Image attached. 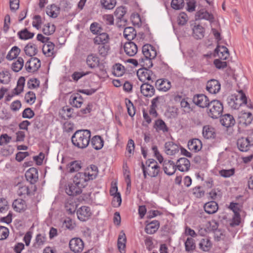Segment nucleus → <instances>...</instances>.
I'll use <instances>...</instances> for the list:
<instances>
[{"instance_id": "14", "label": "nucleus", "mask_w": 253, "mask_h": 253, "mask_svg": "<svg viewBox=\"0 0 253 253\" xmlns=\"http://www.w3.org/2000/svg\"><path fill=\"white\" fill-rule=\"evenodd\" d=\"M82 188L79 185L73 182L68 184L66 188V192L70 196H76L82 192Z\"/></svg>"}, {"instance_id": "7", "label": "nucleus", "mask_w": 253, "mask_h": 253, "mask_svg": "<svg viewBox=\"0 0 253 253\" xmlns=\"http://www.w3.org/2000/svg\"><path fill=\"white\" fill-rule=\"evenodd\" d=\"M41 61L37 57H31L25 64V69L28 72H35L41 67Z\"/></svg>"}, {"instance_id": "24", "label": "nucleus", "mask_w": 253, "mask_h": 253, "mask_svg": "<svg viewBox=\"0 0 253 253\" xmlns=\"http://www.w3.org/2000/svg\"><path fill=\"white\" fill-rule=\"evenodd\" d=\"M126 238L124 232L122 231L118 239L117 246L121 253H126Z\"/></svg>"}, {"instance_id": "46", "label": "nucleus", "mask_w": 253, "mask_h": 253, "mask_svg": "<svg viewBox=\"0 0 253 253\" xmlns=\"http://www.w3.org/2000/svg\"><path fill=\"white\" fill-rule=\"evenodd\" d=\"M253 115L251 112H244L240 116V122L246 125L250 124L253 120Z\"/></svg>"}, {"instance_id": "5", "label": "nucleus", "mask_w": 253, "mask_h": 253, "mask_svg": "<svg viewBox=\"0 0 253 253\" xmlns=\"http://www.w3.org/2000/svg\"><path fill=\"white\" fill-rule=\"evenodd\" d=\"M69 248L71 251L75 253L82 252L84 248V243L80 238H73L69 242Z\"/></svg>"}, {"instance_id": "3", "label": "nucleus", "mask_w": 253, "mask_h": 253, "mask_svg": "<svg viewBox=\"0 0 253 253\" xmlns=\"http://www.w3.org/2000/svg\"><path fill=\"white\" fill-rule=\"evenodd\" d=\"M223 111V104L219 100L216 99L210 101L206 109L208 116L213 119H218L220 117Z\"/></svg>"}, {"instance_id": "32", "label": "nucleus", "mask_w": 253, "mask_h": 253, "mask_svg": "<svg viewBox=\"0 0 253 253\" xmlns=\"http://www.w3.org/2000/svg\"><path fill=\"white\" fill-rule=\"evenodd\" d=\"M205 211L208 214H213L218 210V205L214 201H210L206 203L204 207Z\"/></svg>"}, {"instance_id": "11", "label": "nucleus", "mask_w": 253, "mask_h": 253, "mask_svg": "<svg viewBox=\"0 0 253 253\" xmlns=\"http://www.w3.org/2000/svg\"><path fill=\"white\" fill-rule=\"evenodd\" d=\"M206 89L211 94H216L220 89L219 82L215 79H211L207 82Z\"/></svg>"}, {"instance_id": "18", "label": "nucleus", "mask_w": 253, "mask_h": 253, "mask_svg": "<svg viewBox=\"0 0 253 253\" xmlns=\"http://www.w3.org/2000/svg\"><path fill=\"white\" fill-rule=\"evenodd\" d=\"M156 87L160 91H167L171 87V83L168 80L159 79L155 83Z\"/></svg>"}, {"instance_id": "58", "label": "nucleus", "mask_w": 253, "mask_h": 253, "mask_svg": "<svg viewBox=\"0 0 253 253\" xmlns=\"http://www.w3.org/2000/svg\"><path fill=\"white\" fill-rule=\"evenodd\" d=\"M90 30L93 34L97 35L102 32L103 29L98 23L94 22L91 24Z\"/></svg>"}, {"instance_id": "64", "label": "nucleus", "mask_w": 253, "mask_h": 253, "mask_svg": "<svg viewBox=\"0 0 253 253\" xmlns=\"http://www.w3.org/2000/svg\"><path fill=\"white\" fill-rule=\"evenodd\" d=\"M89 72H75L72 75V78L74 81L77 82L81 78L89 74Z\"/></svg>"}, {"instance_id": "56", "label": "nucleus", "mask_w": 253, "mask_h": 253, "mask_svg": "<svg viewBox=\"0 0 253 253\" xmlns=\"http://www.w3.org/2000/svg\"><path fill=\"white\" fill-rule=\"evenodd\" d=\"M65 208L68 213L72 214L76 210V204L71 201H68L65 203Z\"/></svg>"}, {"instance_id": "23", "label": "nucleus", "mask_w": 253, "mask_h": 253, "mask_svg": "<svg viewBox=\"0 0 253 253\" xmlns=\"http://www.w3.org/2000/svg\"><path fill=\"white\" fill-rule=\"evenodd\" d=\"M73 180L74 182L84 188L86 185V182L89 180L87 179L84 172H78L74 176Z\"/></svg>"}, {"instance_id": "41", "label": "nucleus", "mask_w": 253, "mask_h": 253, "mask_svg": "<svg viewBox=\"0 0 253 253\" xmlns=\"http://www.w3.org/2000/svg\"><path fill=\"white\" fill-rule=\"evenodd\" d=\"M59 7L55 4H51L46 8V14L52 18H56L59 13Z\"/></svg>"}, {"instance_id": "44", "label": "nucleus", "mask_w": 253, "mask_h": 253, "mask_svg": "<svg viewBox=\"0 0 253 253\" xmlns=\"http://www.w3.org/2000/svg\"><path fill=\"white\" fill-rule=\"evenodd\" d=\"M154 58L141 57L139 58V64L142 68L149 69L152 67V59Z\"/></svg>"}, {"instance_id": "45", "label": "nucleus", "mask_w": 253, "mask_h": 253, "mask_svg": "<svg viewBox=\"0 0 253 253\" xmlns=\"http://www.w3.org/2000/svg\"><path fill=\"white\" fill-rule=\"evenodd\" d=\"M82 168L81 163L78 161L70 162L67 165V169L70 172H74L79 171Z\"/></svg>"}, {"instance_id": "30", "label": "nucleus", "mask_w": 253, "mask_h": 253, "mask_svg": "<svg viewBox=\"0 0 253 253\" xmlns=\"http://www.w3.org/2000/svg\"><path fill=\"white\" fill-rule=\"evenodd\" d=\"M55 45L51 42H46L42 47V52L46 56L51 57L53 55Z\"/></svg>"}, {"instance_id": "21", "label": "nucleus", "mask_w": 253, "mask_h": 253, "mask_svg": "<svg viewBox=\"0 0 253 253\" xmlns=\"http://www.w3.org/2000/svg\"><path fill=\"white\" fill-rule=\"evenodd\" d=\"M165 151L167 155H173L179 151V146L172 141L166 142Z\"/></svg>"}, {"instance_id": "57", "label": "nucleus", "mask_w": 253, "mask_h": 253, "mask_svg": "<svg viewBox=\"0 0 253 253\" xmlns=\"http://www.w3.org/2000/svg\"><path fill=\"white\" fill-rule=\"evenodd\" d=\"M239 95H240V99L243 103L246 104L248 108L253 109V105L251 100L248 101L247 98L242 90L239 91Z\"/></svg>"}, {"instance_id": "53", "label": "nucleus", "mask_w": 253, "mask_h": 253, "mask_svg": "<svg viewBox=\"0 0 253 253\" xmlns=\"http://www.w3.org/2000/svg\"><path fill=\"white\" fill-rule=\"evenodd\" d=\"M55 31L54 25H50V23L45 24L42 28V32L45 35H50L54 33Z\"/></svg>"}, {"instance_id": "59", "label": "nucleus", "mask_w": 253, "mask_h": 253, "mask_svg": "<svg viewBox=\"0 0 253 253\" xmlns=\"http://www.w3.org/2000/svg\"><path fill=\"white\" fill-rule=\"evenodd\" d=\"M184 5L183 0H172L171 2V7L174 9H181Z\"/></svg>"}, {"instance_id": "12", "label": "nucleus", "mask_w": 253, "mask_h": 253, "mask_svg": "<svg viewBox=\"0 0 253 253\" xmlns=\"http://www.w3.org/2000/svg\"><path fill=\"white\" fill-rule=\"evenodd\" d=\"M124 49L126 54L129 56H134L138 51L137 45L131 41L126 42L124 45Z\"/></svg>"}, {"instance_id": "54", "label": "nucleus", "mask_w": 253, "mask_h": 253, "mask_svg": "<svg viewBox=\"0 0 253 253\" xmlns=\"http://www.w3.org/2000/svg\"><path fill=\"white\" fill-rule=\"evenodd\" d=\"M126 104L128 115L133 117L135 114V108L132 102L128 99H126Z\"/></svg>"}, {"instance_id": "62", "label": "nucleus", "mask_w": 253, "mask_h": 253, "mask_svg": "<svg viewBox=\"0 0 253 253\" xmlns=\"http://www.w3.org/2000/svg\"><path fill=\"white\" fill-rule=\"evenodd\" d=\"M42 23V17L40 15H36L34 16L32 22V25L34 27L37 29H39L41 28Z\"/></svg>"}, {"instance_id": "36", "label": "nucleus", "mask_w": 253, "mask_h": 253, "mask_svg": "<svg viewBox=\"0 0 253 253\" xmlns=\"http://www.w3.org/2000/svg\"><path fill=\"white\" fill-rule=\"evenodd\" d=\"M46 240V237L45 234H38L36 237L33 247L36 249L41 248V247L45 244Z\"/></svg>"}, {"instance_id": "17", "label": "nucleus", "mask_w": 253, "mask_h": 253, "mask_svg": "<svg viewBox=\"0 0 253 253\" xmlns=\"http://www.w3.org/2000/svg\"><path fill=\"white\" fill-rule=\"evenodd\" d=\"M220 117V122L223 126L229 127L235 125V120L232 115L226 114Z\"/></svg>"}, {"instance_id": "37", "label": "nucleus", "mask_w": 253, "mask_h": 253, "mask_svg": "<svg viewBox=\"0 0 253 253\" xmlns=\"http://www.w3.org/2000/svg\"><path fill=\"white\" fill-rule=\"evenodd\" d=\"M214 51L221 59L226 60L229 56V50L225 46H218L215 49Z\"/></svg>"}, {"instance_id": "52", "label": "nucleus", "mask_w": 253, "mask_h": 253, "mask_svg": "<svg viewBox=\"0 0 253 253\" xmlns=\"http://www.w3.org/2000/svg\"><path fill=\"white\" fill-rule=\"evenodd\" d=\"M185 251L191 252L194 251L196 248V245L194 240L192 238H187L185 242Z\"/></svg>"}, {"instance_id": "31", "label": "nucleus", "mask_w": 253, "mask_h": 253, "mask_svg": "<svg viewBox=\"0 0 253 253\" xmlns=\"http://www.w3.org/2000/svg\"><path fill=\"white\" fill-rule=\"evenodd\" d=\"M195 17L196 20L204 19L209 20L210 21H212L214 19L212 14H210L208 12L203 9L200 10L196 12Z\"/></svg>"}, {"instance_id": "27", "label": "nucleus", "mask_w": 253, "mask_h": 253, "mask_svg": "<svg viewBox=\"0 0 253 253\" xmlns=\"http://www.w3.org/2000/svg\"><path fill=\"white\" fill-rule=\"evenodd\" d=\"M88 66L90 68H94L99 66L100 60L99 58L93 54L88 55L86 59Z\"/></svg>"}, {"instance_id": "38", "label": "nucleus", "mask_w": 253, "mask_h": 253, "mask_svg": "<svg viewBox=\"0 0 253 253\" xmlns=\"http://www.w3.org/2000/svg\"><path fill=\"white\" fill-rule=\"evenodd\" d=\"M205 30L201 25L195 26L193 29V36L197 40L202 39L204 37Z\"/></svg>"}, {"instance_id": "40", "label": "nucleus", "mask_w": 253, "mask_h": 253, "mask_svg": "<svg viewBox=\"0 0 253 253\" xmlns=\"http://www.w3.org/2000/svg\"><path fill=\"white\" fill-rule=\"evenodd\" d=\"M18 189L17 191V193L19 196H25V195L34 194V192H32L28 186L23 185L22 184H18Z\"/></svg>"}, {"instance_id": "50", "label": "nucleus", "mask_w": 253, "mask_h": 253, "mask_svg": "<svg viewBox=\"0 0 253 253\" xmlns=\"http://www.w3.org/2000/svg\"><path fill=\"white\" fill-rule=\"evenodd\" d=\"M116 0H100L102 8L105 9H112L116 4Z\"/></svg>"}, {"instance_id": "15", "label": "nucleus", "mask_w": 253, "mask_h": 253, "mask_svg": "<svg viewBox=\"0 0 253 253\" xmlns=\"http://www.w3.org/2000/svg\"><path fill=\"white\" fill-rule=\"evenodd\" d=\"M142 52L143 57L155 58L157 56V52L155 48L149 44H146L142 47Z\"/></svg>"}, {"instance_id": "34", "label": "nucleus", "mask_w": 253, "mask_h": 253, "mask_svg": "<svg viewBox=\"0 0 253 253\" xmlns=\"http://www.w3.org/2000/svg\"><path fill=\"white\" fill-rule=\"evenodd\" d=\"M136 36V32L135 29L132 27H128L125 28L124 30V37L129 41H131Z\"/></svg>"}, {"instance_id": "63", "label": "nucleus", "mask_w": 253, "mask_h": 253, "mask_svg": "<svg viewBox=\"0 0 253 253\" xmlns=\"http://www.w3.org/2000/svg\"><path fill=\"white\" fill-rule=\"evenodd\" d=\"M36 97L35 94L33 91L28 92L25 96V99L27 103L33 104L36 100Z\"/></svg>"}, {"instance_id": "29", "label": "nucleus", "mask_w": 253, "mask_h": 253, "mask_svg": "<svg viewBox=\"0 0 253 253\" xmlns=\"http://www.w3.org/2000/svg\"><path fill=\"white\" fill-rule=\"evenodd\" d=\"M160 223L158 220H153L147 224L145 227V231L149 234L155 233L159 229Z\"/></svg>"}, {"instance_id": "9", "label": "nucleus", "mask_w": 253, "mask_h": 253, "mask_svg": "<svg viewBox=\"0 0 253 253\" xmlns=\"http://www.w3.org/2000/svg\"><path fill=\"white\" fill-rule=\"evenodd\" d=\"M78 218L82 221L88 220L91 215L90 208L87 206H82L77 211Z\"/></svg>"}, {"instance_id": "28", "label": "nucleus", "mask_w": 253, "mask_h": 253, "mask_svg": "<svg viewBox=\"0 0 253 253\" xmlns=\"http://www.w3.org/2000/svg\"><path fill=\"white\" fill-rule=\"evenodd\" d=\"M92 147L95 150L101 149L104 145V140L99 135L94 136L90 140Z\"/></svg>"}, {"instance_id": "55", "label": "nucleus", "mask_w": 253, "mask_h": 253, "mask_svg": "<svg viewBox=\"0 0 253 253\" xmlns=\"http://www.w3.org/2000/svg\"><path fill=\"white\" fill-rule=\"evenodd\" d=\"M110 48V46L108 43L100 44L98 48L99 54L101 56L105 57L108 54Z\"/></svg>"}, {"instance_id": "1", "label": "nucleus", "mask_w": 253, "mask_h": 253, "mask_svg": "<svg viewBox=\"0 0 253 253\" xmlns=\"http://www.w3.org/2000/svg\"><path fill=\"white\" fill-rule=\"evenodd\" d=\"M91 133L87 129L77 130L71 138L73 144L79 149L86 148L90 142Z\"/></svg>"}, {"instance_id": "6", "label": "nucleus", "mask_w": 253, "mask_h": 253, "mask_svg": "<svg viewBox=\"0 0 253 253\" xmlns=\"http://www.w3.org/2000/svg\"><path fill=\"white\" fill-rule=\"evenodd\" d=\"M137 76L140 81L144 82L145 80L152 81L155 80V75L153 72L148 69H139L137 73Z\"/></svg>"}, {"instance_id": "42", "label": "nucleus", "mask_w": 253, "mask_h": 253, "mask_svg": "<svg viewBox=\"0 0 253 253\" xmlns=\"http://www.w3.org/2000/svg\"><path fill=\"white\" fill-rule=\"evenodd\" d=\"M203 136L206 139L214 138L215 136L214 128L210 126H206L203 128Z\"/></svg>"}, {"instance_id": "61", "label": "nucleus", "mask_w": 253, "mask_h": 253, "mask_svg": "<svg viewBox=\"0 0 253 253\" xmlns=\"http://www.w3.org/2000/svg\"><path fill=\"white\" fill-rule=\"evenodd\" d=\"M124 73V67L120 64H116L114 66V74L118 76L123 75Z\"/></svg>"}, {"instance_id": "47", "label": "nucleus", "mask_w": 253, "mask_h": 253, "mask_svg": "<svg viewBox=\"0 0 253 253\" xmlns=\"http://www.w3.org/2000/svg\"><path fill=\"white\" fill-rule=\"evenodd\" d=\"M18 36L21 40H28L33 38L34 33L29 32L27 28H25L18 33Z\"/></svg>"}, {"instance_id": "13", "label": "nucleus", "mask_w": 253, "mask_h": 253, "mask_svg": "<svg viewBox=\"0 0 253 253\" xmlns=\"http://www.w3.org/2000/svg\"><path fill=\"white\" fill-rule=\"evenodd\" d=\"M163 169L166 174L171 175L175 173L176 169V166L171 160H165L163 164Z\"/></svg>"}, {"instance_id": "22", "label": "nucleus", "mask_w": 253, "mask_h": 253, "mask_svg": "<svg viewBox=\"0 0 253 253\" xmlns=\"http://www.w3.org/2000/svg\"><path fill=\"white\" fill-rule=\"evenodd\" d=\"M87 179L89 180H93L96 178L98 173V168L96 166L91 165L87 167L84 172Z\"/></svg>"}, {"instance_id": "2", "label": "nucleus", "mask_w": 253, "mask_h": 253, "mask_svg": "<svg viewBox=\"0 0 253 253\" xmlns=\"http://www.w3.org/2000/svg\"><path fill=\"white\" fill-rule=\"evenodd\" d=\"M141 168L144 178H147V175L151 177H156L160 170V167L158 165L157 162L153 159L147 161L145 165L142 163Z\"/></svg>"}, {"instance_id": "48", "label": "nucleus", "mask_w": 253, "mask_h": 253, "mask_svg": "<svg viewBox=\"0 0 253 253\" xmlns=\"http://www.w3.org/2000/svg\"><path fill=\"white\" fill-rule=\"evenodd\" d=\"M20 49L16 46H13L8 52L6 55V59L8 60H12L16 58L20 52Z\"/></svg>"}, {"instance_id": "49", "label": "nucleus", "mask_w": 253, "mask_h": 253, "mask_svg": "<svg viewBox=\"0 0 253 253\" xmlns=\"http://www.w3.org/2000/svg\"><path fill=\"white\" fill-rule=\"evenodd\" d=\"M23 66L24 60L22 57H19L15 62L12 64L11 69L15 72H18L22 69Z\"/></svg>"}, {"instance_id": "10", "label": "nucleus", "mask_w": 253, "mask_h": 253, "mask_svg": "<svg viewBox=\"0 0 253 253\" xmlns=\"http://www.w3.org/2000/svg\"><path fill=\"white\" fill-rule=\"evenodd\" d=\"M25 175L26 180L32 185L35 184L39 178L38 171L35 168H30L26 171Z\"/></svg>"}, {"instance_id": "60", "label": "nucleus", "mask_w": 253, "mask_h": 253, "mask_svg": "<svg viewBox=\"0 0 253 253\" xmlns=\"http://www.w3.org/2000/svg\"><path fill=\"white\" fill-rule=\"evenodd\" d=\"M63 225L66 227V228L72 230L76 226V224L74 221L71 219L70 217H66L64 222Z\"/></svg>"}, {"instance_id": "26", "label": "nucleus", "mask_w": 253, "mask_h": 253, "mask_svg": "<svg viewBox=\"0 0 253 253\" xmlns=\"http://www.w3.org/2000/svg\"><path fill=\"white\" fill-rule=\"evenodd\" d=\"M188 147L190 150L197 152L202 149V144L200 140L195 138L188 141Z\"/></svg>"}, {"instance_id": "39", "label": "nucleus", "mask_w": 253, "mask_h": 253, "mask_svg": "<svg viewBox=\"0 0 253 253\" xmlns=\"http://www.w3.org/2000/svg\"><path fill=\"white\" fill-rule=\"evenodd\" d=\"M154 128L156 129L157 131H162L164 133L167 132L169 130V128L166 123L162 119L155 121Z\"/></svg>"}, {"instance_id": "35", "label": "nucleus", "mask_w": 253, "mask_h": 253, "mask_svg": "<svg viewBox=\"0 0 253 253\" xmlns=\"http://www.w3.org/2000/svg\"><path fill=\"white\" fill-rule=\"evenodd\" d=\"M24 51L27 55L32 57L38 52L37 46L33 43L29 42L25 46Z\"/></svg>"}, {"instance_id": "33", "label": "nucleus", "mask_w": 253, "mask_h": 253, "mask_svg": "<svg viewBox=\"0 0 253 253\" xmlns=\"http://www.w3.org/2000/svg\"><path fill=\"white\" fill-rule=\"evenodd\" d=\"M12 207L16 211L21 212L26 209V202L21 199H16L13 202Z\"/></svg>"}, {"instance_id": "25", "label": "nucleus", "mask_w": 253, "mask_h": 253, "mask_svg": "<svg viewBox=\"0 0 253 253\" xmlns=\"http://www.w3.org/2000/svg\"><path fill=\"white\" fill-rule=\"evenodd\" d=\"M237 146L239 149L242 152L248 151L252 146L247 138L242 137L237 140Z\"/></svg>"}, {"instance_id": "8", "label": "nucleus", "mask_w": 253, "mask_h": 253, "mask_svg": "<svg viewBox=\"0 0 253 253\" xmlns=\"http://www.w3.org/2000/svg\"><path fill=\"white\" fill-rule=\"evenodd\" d=\"M193 102L197 106L201 108H207L210 100L209 98L204 94H199L195 95L193 98Z\"/></svg>"}, {"instance_id": "20", "label": "nucleus", "mask_w": 253, "mask_h": 253, "mask_svg": "<svg viewBox=\"0 0 253 253\" xmlns=\"http://www.w3.org/2000/svg\"><path fill=\"white\" fill-rule=\"evenodd\" d=\"M141 93L146 97H152L155 93V88L150 84L146 83L140 86Z\"/></svg>"}, {"instance_id": "16", "label": "nucleus", "mask_w": 253, "mask_h": 253, "mask_svg": "<svg viewBox=\"0 0 253 253\" xmlns=\"http://www.w3.org/2000/svg\"><path fill=\"white\" fill-rule=\"evenodd\" d=\"M176 168L182 172L187 171L190 167V161L186 158H179L176 162Z\"/></svg>"}, {"instance_id": "4", "label": "nucleus", "mask_w": 253, "mask_h": 253, "mask_svg": "<svg viewBox=\"0 0 253 253\" xmlns=\"http://www.w3.org/2000/svg\"><path fill=\"white\" fill-rule=\"evenodd\" d=\"M126 9L124 6H119L115 10L114 14L117 20V24L118 27L124 26L126 25L127 22V19L126 16Z\"/></svg>"}, {"instance_id": "19", "label": "nucleus", "mask_w": 253, "mask_h": 253, "mask_svg": "<svg viewBox=\"0 0 253 253\" xmlns=\"http://www.w3.org/2000/svg\"><path fill=\"white\" fill-rule=\"evenodd\" d=\"M109 40V35L102 32L96 35V36L93 39V42L95 44L100 45L108 43Z\"/></svg>"}, {"instance_id": "51", "label": "nucleus", "mask_w": 253, "mask_h": 253, "mask_svg": "<svg viewBox=\"0 0 253 253\" xmlns=\"http://www.w3.org/2000/svg\"><path fill=\"white\" fill-rule=\"evenodd\" d=\"M199 247L203 251H209L211 247V242L208 238L202 239L199 243Z\"/></svg>"}, {"instance_id": "43", "label": "nucleus", "mask_w": 253, "mask_h": 253, "mask_svg": "<svg viewBox=\"0 0 253 253\" xmlns=\"http://www.w3.org/2000/svg\"><path fill=\"white\" fill-rule=\"evenodd\" d=\"M70 101L72 106L80 108L83 103V98L81 95L78 94L76 96H71Z\"/></svg>"}]
</instances>
